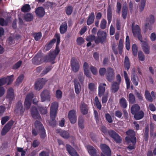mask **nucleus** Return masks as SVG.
<instances>
[{
	"label": "nucleus",
	"mask_w": 156,
	"mask_h": 156,
	"mask_svg": "<svg viewBox=\"0 0 156 156\" xmlns=\"http://www.w3.org/2000/svg\"><path fill=\"white\" fill-rule=\"evenodd\" d=\"M35 12L36 15L40 18L43 17L45 13L44 8L41 6L36 8Z\"/></svg>",
	"instance_id": "nucleus-19"
},
{
	"label": "nucleus",
	"mask_w": 156,
	"mask_h": 156,
	"mask_svg": "<svg viewBox=\"0 0 156 156\" xmlns=\"http://www.w3.org/2000/svg\"><path fill=\"white\" fill-rule=\"evenodd\" d=\"M9 116H5L2 118L1 119V124L2 125H4L9 119Z\"/></svg>",
	"instance_id": "nucleus-58"
},
{
	"label": "nucleus",
	"mask_w": 156,
	"mask_h": 156,
	"mask_svg": "<svg viewBox=\"0 0 156 156\" xmlns=\"http://www.w3.org/2000/svg\"><path fill=\"white\" fill-rule=\"evenodd\" d=\"M56 97L58 99H60L62 97V93L60 90H58L56 91Z\"/></svg>",
	"instance_id": "nucleus-63"
},
{
	"label": "nucleus",
	"mask_w": 156,
	"mask_h": 156,
	"mask_svg": "<svg viewBox=\"0 0 156 156\" xmlns=\"http://www.w3.org/2000/svg\"><path fill=\"white\" fill-rule=\"evenodd\" d=\"M134 93L138 99L140 101H142L143 100V97L140 92L135 90L134 91Z\"/></svg>",
	"instance_id": "nucleus-44"
},
{
	"label": "nucleus",
	"mask_w": 156,
	"mask_h": 156,
	"mask_svg": "<svg viewBox=\"0 0 156 156\" xmlns=\"http://www.w3.org/2000/svg\"><path fill=\"white\" fill-rule=\"evenodd\" d=\"M35 127L39 129L40 132V136L41 138L44 139L46 136L45 130L44 127L41 122L36 120L35 122Z\"/></svg>",
	"instance_id": "nucleus-5"
},
{
	"label": "nucleus",
	"mask_w": 156,
	"mask_h": 156,
	"mask_svg": "<svg viewBox=\"0 0 156 156\" xmlns=\"http://www.w3.org/2000/svg\"><path fill=\"white\" fill-rule=\"evenodd\" d=\"M146 23L145 24L144 32L147 31L148 29L149 30L152 29V25L155 22L154 17L153 15H150L149 16L146 17L145 20Z\"/></svg>",
	"instance_id": "nucleus-4"
},
{
	"label": "nucleus",
	"mask_w": 156,
	"mask_h": 156,
	"mask_svg": "<svg viewBox=\"0 0 156 156\" xmlns=\"http://www.w3.org/2000/svg\"><path fill=\"white\" fill-rule=\"evenodd\" d=\"M70 63L72 70L75 73L78 71L80 68V64L77 59L74 58H72Z\"/></svg>",
	"instance_id": "nucleus-11"
},
{
	"label": "nucleus",
	"mask_w": 156,
	"mask_h": 156,
	"mask_svg": "<svg viewBox=\"0 0 156 156\" xmlns=\"http://www.w3.org/2000/svg\"><path fill=\"white\" fill-rule=\"evenodd\" d=\"M47 81L46 78L38 79L35 82L34 85V88L35 90H39L42 89L45 83Z\"/></svg>",
	"instance_id": "nucleus-6"
},
{
	"label": "nucleus",
	"mask_w": 156,
	"mask_h": 156,
	"mask_svg": "<svg viewBox=\"0 0 156 156\" xmlns=\"http://www.w3.org/2000/svg\"><path fill=\"white\" fill-rule=\"evenodd\" d=\"M144 95L146 100L150 102H152L156 99V94L154 91H151V94L150 92L146 90L145 91Z\"/></svg>",
	"instance_id": "nucleus-12"
},
{
	"label": "nucleus",
	"mask_w": 156,
	"mask_h": 156,
	"mask_svg": "<svg viewBox=\"0 0 156 156\" xmlns=\"http://www.w3.org/2000/svg\"><path fill=\"white\" fill-rule=\"evenodd\" d=\"M6 98L10 101L12 100L14 98V90L12 87L9 88L7 91Z\"/></svg>",
	"instance_id": "nucleus-31"
},
{
	"label": "nucleus",
	"mask_w": 156,
	"mask_h": 156,
	"mask_svg": "<svg viewBox=\"0 0 156 156\" xmlns=\"http://www.w3.org/2000/svg\"><path fill=\"white\" fill-rule=\"evenodd\" d=\"M22 63V62L21 60L19 61L12 66V69H18L20 67Z\"/></svg>",
	"instance_id": "nucleus-50"
},
{
	"label": "nucleus",
	"mask_w": 156,
	"mask_h": 156,
	"mask_svg": "<svg viewBox=\"0 0 156 156\" xmlns=\"http://www.w3.org/2000/svg\"><path fill=\"white\" fill-rule=\"evenodd\" d=\"M73 8L71 6H68L66 9V13L68 15H70L72 13Z\"/></svg>",
	"instance_id": "nucleus-55"
},
{
	"label": "nucleus",
	"mask_w": 156,
	"mask_h": 156,
	"mask_svg": "<svg viewBox=\"0 0 156 156\" xmlns=\"http://www.w3.org/2000/svg\"><path fill=\"white\" fill-rule=\"evenodd\" d=\"M124 78L126 85V88L127 89H128L130 87V80L128 77L127 73L125 71H124Z\"/></svg>",
	"instance_id": "nucleus-41"
},
{
	"label": "nucleus",
	"mask_w": 156,
	"mask_h": 156,
	"mask_svg": "<svg viewBox=\"0 0 156 156\" xmlns=\"http://www.w3.org/2000/svg\"><path fill=\"white\" fill-rule=\"evenodd\" d=\"M132 51L133 55L136 56L137 55L138 48L135 44H133L132 46Z\"/></svg>",
	"instance_id": "nucleus-46"
},
{
	"label": "nucleus",
	"mask_w": 156,
	"mask_h": 156,
	"mask_svg": "<svg viewBox=\"0 0 156 156\" xmlns=\"http://www.w3.org/2000/svg\"><path fill=\"white\" fill-rule=\"evenodd\" d=\"M100 148L102 151L101 156H111V150L109 147L105 144H101Z\"/></svg>",
	"instance_id": "nucleus-8"
},
{
	"label": "nucleus",
	"mask_w": 156,
	"mask_h": 156,
	"mask_svg": "<svg viewBox=\"0 0 156 156\" xmlns=\"http://www.w3.org/2000/svg\"><path fill=\"white\" fill-rule=\"evenodd\" d=\"M41 102H44L46 101H49L51 98V96L49 92L47 90H43L41 94Z\"/></svg>",
	"instance_id": "nucleus-15"
},
{
	"label": "nucleus",
	"mask_w": 156,
	"mask_h": 156,
	"mask_svg": "<svg viewBox=\"0 0 156 156\" xmlns=\"http://www.w3.org/2000/svg\"><path fill=\"white\" fill-rule=\"evenodd\" d=\"M138 57L139 60L143 61L145 60V56L143 52L139 51L138 52Z\"/></svg>",
	"instance_id": "nucleus-51"
},
{
	"label": "nucleus",
	"mask_w": 156,
	"mask_h": 156,
	"mask_svg": "<svg viewBox=\"0 0 156 156\" xmlns=\"http://www.w3.org/2000/svg\"><path fill=\"white\" fill-rule=\"evenodd\" d=\"M56 57L57 56L56 55L50 51L48 55H46L44 57V61L46 62L53 61L52 62V64H54L55 63L54 60Z\"/></svg>",
	"instance_id": "nucleus-16"
},
{
	"label": "nucleus",
	"mask_w": 156,
	"mask_h": 156,
	"mask_svg": "<svg viewBox=\"0 0 156 156\" xmlns=\"http://www.w3.org/2000/svg\"><path fill=\"white\" fill-rule=\"evenodd\" d=\"M101 130L105 135H108V130H107V128L105 126H102L101 127Z\"/></svg>",
	"instance_id": "nucleus-64"
},
{
	"label": "nucleus",
	"mask_w": 156,
	"mask_h": 156,
	"mask_svg": "<svg viewBox=\"0 0 156 156\" xmlns=\"http://www.w3.org/2000/svg\"><path fill=\"white\" fill-rule=\"evenodd\" d=\"M143 51L145 54H148L150 53V47L146 41H143L142 44Z\"/></svg>",
	"instance_id": "nucleus-29"
},
{
	"label": "nucleus",
	"mask_w": 156,
	"mask_h": 156,
	"mask_svg": "<svg viewBox=\"0 0 156 156\" xmlns=\"http://www.w3.org/2000/svg\"><path fill=\"white\" fill-rule=\"evenodd\" d=\"M55 37L57 39V41L56 42V47H59V44L60 41V35L59 33H56L55 35Z\"/></svg>",
	"instance_id": "nucleus-56"
},
{
	"label": "nucleus",
	"mask_w": 156,
	"mask_h": 156,
	"mask_svg": "<svg viewBox=\"0 0 156 156\" xmlns=\"http://www.w3.org/2000/svg\"><path fill=\"white\" fill-rule=\"evenodd\" d=\"M23 107V106L21 101H19L16 105L14 112L16 113H18Z\"/></svg>",
	"instance_id": "nucleus-42"
},
{
	"label": "nucleus",
	"mask_w": 156,
	"mask_h": 156,
	"mask_svg": "<svg viewBox=\"0 0 156 156\" xmlns=\"http://www.w3.org/2000/svg\"><path fill=\"white\" fill-rule=\"evenodd\" d=\"M105 118L108 123H112L113 122L112 119L109 114L106 113L105 115Z\"/></svg>",
	"instance_id": "nucleus-57"
},
{
	"label": "nucleus",
	"mask_w": 156,
	"mask_h": 156,
	"mask_svg": "<svg viewBox=\"0 0 156 156\" xmlns=\"http://www.w3.org/2000/svg\"><path fill=\"white\" fill-rule=\"evenodd\" d=\"M68 29L67 24L66 22L62 23L60 26L59 31L61 34H63L67 31Z\"/></svg>",
	"instance_id": "nucleus-23"
},
{
	"label": "nucleus",
	"mask_w": 156,
	"mask_h": 156,
	"mask_svg": "<svg viewBox=\"0 0 156 156\" xmlns=\"http://www.w3.org/2000/svg\"><path fill=\"white\" fill-rule=\"evenodd\" d=\"M140 107L138 105L135 104L131 106L130 109L131 112L133 115L136 113L140 111Z\"/></svg>",
	"instance_id": "nucleus-30"
},
{
	"label": "nucleus",
	"mask_w": 156,
	"mask_h": 156,
	"mask_svg": "<svg viewBox=\"0 0 156 156\" xmlns=\"http://www.w3.org/2000/svg\"><path fill=\"white\" fill-rule=\"evenodd\" d=\"M14 123V121L11 120L6 124L2 130L1 132L2 135L4 136L8 133Z\"/></svg>",
	"instance_id": "nucleus-13"
},
{
	"label": "nucleus",
	"mask_w": 156,
	"mask_h": 156,
	"mask_svg": "<svg viewBox=\"0 0 156 156\" xmlns=\"http://www.w3.org/2000/svg\"><path fill=\"white\" fill-rule=\"evenodd\" d=\"M106 84L105 83H100L98 87V96L101 97L104 94L105 91V86Z\"/></svg>",
	"instance_id": "nucleus-21"
},
{
	"label": "nucleus",
	"mask_w": 156,
	"mask_h": 156,
	"mask_svg": "<svg viewBox=\"0 0 156 156\" xmlns=\"http://www.w3.org/2000/svg\"><path fill=\"white\" fill-rule=\"evenodd\" d=\"M120 84L117 82H114L112 84L111 87L112 92L114 93L117 92L119 89Z\"/></svg>",
	"instance_id": "nucleus-28"
},
{
	"label": "nucleus",
	"mask_w": 156,
	"mask_h": 156,
	"mask_svg": "<svg viewBox=\"0 0 156 156\" xmlns=\"http://www.w3.org/2000/svg\"><path fill=\"white\" fill-rule=\"evenodd\" d=\"M58 103L57 102H54L51 105L50 109L51 120L48 122L50 125L54 127L56 125V121L55 119L58 109Z\"/></svg>",
	"instance_id": "nucleus-3"
},
{
	"label": "nucleus",
	"mask_w": 156,
	"mask_h": 156,
	"mask_svg": "<svg viewBox=\"0 0 156 156\" xmlns=\"http://www.w3.org/2000/svg\"><path fill=\"white\" fill-rule=\"evenodd\" d=\"M56 41V39L53 38L45 46V49L46 51H48L52 47Z\"/></svg>",
	"instance_id": "nucleus-33"
},
{
	"label": "nucleus",
	"mask_w": 156,
	"mask_h": 156,
	"mask_svg": "<svg viewBox=\"0 0 156 156\" xmlns=\"http://www.w3.org/2000/svg\"><path fill=\"white\" fill-rule=\"evenodd\" d=\"M132 29L133 34L134 36H135L136 34L140 32V27L137 25L134 26V23L132 24Z\"/></svg>",
	"instance_id": "nucleus-24"
},
{
	"label": "nucleus",
	"mask_w": 156,
	"mask_h": 156,
	"mask_svg": "<svg viewBox=\"0 0 156 156\" xmlns=\"http://www.w3.org/2000/svg\"><path fill=\"white\" fill-rule=\"evenodd\" d=\"M76 114V112L75 110H71L69 112L68 116L71 124H74L76 122L77 117Z\"/></svg>",
	"instance_id": "nucleus-14"
},
{
	"label": "nucleus",
	"mask_w": 156,
	"mask_h": 156,
	"mask_svg": "<svg viewBox=\"0 0 156 156\" xmlns=\"http://www.w3.org/2000/svg\"><path fill=\"white\" fill-rule=\"evenodd\" d=\"M33 19V16L31 13H27L24 16V20L27 22L31 21Z\"/></svg>",
	"instance_id": "nucleus-39"
},
{
	"label": "nucleus",
	"mask_w": 156,
	"mask_h": 156,
	"mask_svg": "<svg viewBox=\"0 0 156 156\" xmlns=\"http://www.w3.org/2000/svg\"><path fill=\"white\" fill-rule=\"evenodd\" d=\"M37 108L41 114L42 115H45L47 113V109L41 105H37Z\"/></svg>",
	"instance_id": "nucleus-40"
},
{
	"label": "nucleus",
	"mask_w": 156,
	"mask_h": 156,
	"mask_svg": "<svg viewBox=\"0 0 156 156\" xmlns=\"http://www.w3.org/2000/svg\"><path fill=\"white\" fill-rule=\"evenodd\" d=\"M124 67L126 70H128L130 68V62L128 56L125 57L124 62Z\"/></svg>",
	"instance_id": "nucleus-35"
},
{
	"label": "nucleus",
	"mask_w": 156,
	"mask_h": 156,
	"mask_svg": "<svg viewBox=\"0 0 156 156\" xmlns=\"http://www.w3.org/2000/svg\"><path fill=\"white\" fill-rule=\"evenodd\" d=\"M31 10L30 5L28 4H26L21 8V11L23 12H29Z\"/></svg>",
	"instance_id": "nucleus-43"
},
{
	"label": "nucleus",
	"mask_w": 156,
	"mask_h": 156,
	"mask_svg": "<svg viewBox=\"0 0 156 156\" xmlns=\"http://www.w3.org/2000/svg\"><path fill=\"white\" fill-rule=\"evenodd\" d=\"M107 70L105 68H101L99 70V74L101 76H104L106 74Z\"/></svg>",
	"instance_id": "nucleus-61"
},
{
	"label": "nucleus",
	"mask_w": 156,
	"mask_h": 156,
	"mask_svg": "<svg viewBox=\"0 0 156 156\" xmlns=\"http://www.w3.org/2000/svg\"><path fill=\"white\" fill-rule=\"evenodd\" d=\"M107 20H108V24H110L111 22L112 16V9L110 6H108L107 9Z\"/></svg>",
	"instance_id": "nucleus-32"
},
{
	"label": "nucleus",
	"mask_w": 156,
	"mask_h": 156,
	"mask_svg": "<svg viewBox=\"0 0 156 156\" xmlns=\"http://www.w3.org/2000/svg\"><path fill=\"white\" fill-rule=\"evenodd\" d=\"M95 19V15L93 12H91L88 17L87 21V24L88 25H90L94 21Z\"/></svg>",
	"instance_id": "nucleus-26"
},
{
	"label": "nucleus",
	"mask_w": 156,
	"mask_h": 156,
	"mask_svg": "<svg viewBox=\"0 0 156 156\" xmlns=\"http://www.w3.org/2000/svg\"><path fill=\"white\" fill-rule=\"evenodd\" d=\"M86 148L91 156H97V151L94 147L90 145H87Z\"/></svg>",
	"instance_id": "nucleus-22"
},
{
	"label": "nucleus",
	"mask_w": 156,
	"mask_h": 156,
	"mask_svg": "<svg viewBox=\"0 0 156 156\" xmlns=\"http://www.w3.org/2000/svg\"><path fill=\"white\" fill-rule=\"evenodd\" d=\"M81 111L83 115H86L88 112V109L87 105L83 103L81 104L80 106Z\"/></svg>",
	"instance_id": "nucleus-34"
},
{
	"label": "nucleus",
	"mask_w": 156,
	"mask_h": 156,
	"mask_svg": "<svg viewBox=\"0 0 156 156\" xmlns=\"http://www.w3.org/2000/svg\"><path fill=\"white\" fill-rule=\"evenodd\" d=\"M119 103L121 107L122 108H125L127 107V101L124 98H122L120 99Z\"/></svg>",
	"instance_id": "nucleus-38"
},
{
	"label": "nucleus",
	"mask_w": 156,
	"mask_h": 156,
	"mask_svg": "<svg viewBox=\"0 0 156 156\" xmlns=\"http://www.w3.org/2000/svg\"><path fill=\"white\" fill-rule=\"evenodd\" d=\"M84 119L82 115H80L78 121V125L79 127L81 129H83L84 128Z\"/></svg>",
	"instance_id": "nucleus-25"
},
{
	"label": "nucleus",
	"mask_w": 156,
	"mask_h": 156,
	"mask_svg": "<svg viewBox=\"0 0 156 156\" xmlns=\"http://www.w3.org/2000/svg\"><path fill=\"white\" fill-rule=\"evenodd\" d=\"M84 39L81 37H79L77 38L76 42L78 45H81L84 43Z\"/></svg>",
	"instance_id": "nucleus-60"
},
{
	"label": "nucleus",
	"mask_w": 156,
	"mask_h": 156,
	"mask_svg": "<svg viewBox=\"0 0 156 156\" xmlns=\"http://www.w3.org/2000/svg\"><path fill=\"white\" fill-rule=\"evenodd\" d=\"M67 151L71 156H79L76 150L70 145L67 144L66 145Z\"/></svg>",
	"instance_id": "nucleus-18"
},
{
	"label": "nucleus",
	"mask_w": 156,
	"mask_h": 156,
	"mask_svg": "<svg viewBox=\"0 0 156 156\" xmlns=\"http://www.w3.org/2000/svg\"><path fill=\"white\" fill-rule=\"evenodd\" d=\"M149 127L148 125H147L145 127V130L144 133V137L145 141H147L148 138V133Z\"/></svg>",
	"instance_id": "nucleus-47"
},
{
	"label": "nucleus",
	"mask_w": 156,
	"mask_h": 156,
	"mask_svg": "<svg viewBox=\"0 0 156 156\" xmlns=\"http://www.w3.org/2000/svg\"><path fill=\"white\" fill-rule=\"evenodd\" d=\"M75 89L76 93L79 94L80 91V86L79 83L77 81L74 80Z\"/></svg>",
	"instance_id": "nucleus-37"
},
{
	"label": "nucleus",
	"mask_w": 156,
	"mask_h": 156,
	"mask_svg": "<svg viewBox=\"0 0 156 156\" xmlns=\"http://www.w3.org/2000/svg\"><path fill=\"white\" fill-rule=\"evenodd\" d=\"M106 20L105 19H103L101 22L100 24L101 28L102 29H105L106 27Z\"/></svg>",
	"instance_id": "nucleus-54"
},
{
	"label": "nucleus",
	"mask_w": 156,
	"mask_h": 156,
	"mask_svg": "<svg viewBox=\"0 0 156 156\" xmlns=\"http://www.w3.org/2000/svg\"><path fill=\"white\" fill-rule=\"evenodd\" d=\"M128 101L130 104H134L136 103L135 97L133 93L129 94L128 96Z\"/></svg>",
	"instance_id": "nucleus-36"
},
{
	"label": "nucleus",
	"mask_w": 156,
	"mask_h": 156,
	"mask_svg": "<svg viewBox=\"0 0 156 156\" xmlns=\"http://www.w3.org/2000/svg\"><path fill=\"white\" fill-rule=\"evenodd\" d=\"M95 105L97 108L100 110L101 108V102L99 101L98 98L97 96L95 97Z\"/></svg>",
	"instance_id": "nucleus-49"
},
{
	"label": "nucleus",
	"mask_w": 156,
	"mask_h": 156,
	"mask_svg": "<svg viewBox=\"0 0 156 156\" xmlns=\"http://www.w3.org/2000/svg\"><path fill=\"white\" fill-rule=\"evenodd\" d=\"M134 117L136 120H139L142 119L144 115V112L140 110L133 115Z\"/></svg>",
	"instance_id": "nucleus-27"
},
{
	"label": "nucleus",
	"mask_w": 156,
	"mask_h": 156,
	"mask_svg": "<svg viewBox=\"0 0 156 156\" xmlns=\"http://www.w3.org/2000/svg\"><path fill=\"white\" fill-rule=\"evenodd\" d=\"M105 76L106 79L108 81L110 82H112L115 78V73L113 69L111 67H108Z\"/></svg>",
	"instance_id": "nucleus-9"
},
{
	"label": "nucleus",
	"mask_w": 156,
	"mask_h": 156,
	"mask_svg": "<svg viewBox=\"0 0 156 156\" xmlns=\"http://www.w3.org/2000/svg\"><path fill=\"white\" fill-rule=\"evenodd\" d=\"M14 75H12L10 76H8L7 77H5L6 79V82L7 83V84L9 85L10 84L13 80Z\"/></svg>",
	"instance_id": "nucleus-52"
},
{
	"label": "nucleus",
	"mask_w": 156,
	"mask_h": 156,
	"mask_svg": "<svg viewBox=\"0 0 156 156\" xmlns=\"http://www.w3.org/2000/svg\"><path fill=\"white\" fill-rule=\"evenodd\" d=\"M56 132L59 133L60 135L64 139H68L70 137L69 133L67 131L61 129H58L56 130Z\"/></svg>",
	"instance_id": "nucleus-20"
},
{
	"label": "nucleus",
	"mask_w": 156,
	"mask_h": 156,
	"mask_svg": "<svg viewBox=\"0 0 156 156\" xmlns=\"http://www.w3.org/2000/svg\"><path fill=\"white\" fill-rule=\"evenodd\" d=\"M53 4V2H47L44 5V6L46 9H48L49 8H51L52 7Z\"/></svg>",
	"instance_id": "nucleus-59"
},
{
	"label": "nucleus",
	"mask_w": 156,
	"mask_h": 156,
	"mask_svg": "<svg viewBox=\"0 0 156 156\" xmlns=\"http://www.w3.org/2000/svg\"><path fill=\"white\" fill-rule=\"evenodd\" d=\"M126 135L128 136L125 137L126 143L128 144L132 143V144H129L126 147L129 151L134 150L136 148V139L135 137V133L133 130L129 129L126 132Z\"/></svg>",
	"instance_id": "nucleus-2"
},
{
	"label": "nucleus",
	"mask_w": 156,
	"mask_h": 156,
	"mask_svg": "<svg viewBox=\"0 0 156 156\" xmlns=\"http://www.w3.org/2000/svg\"><path fill=\"white\" fill-rule=\"evenodd\" d=\"M131 80L134 85L137 86L138 84L139 79L137 76L134 75L131 78Z\"/></svg>",
	"instance_id": "nucleus-45"
},
{
	"label": "nucleus",
	"mask_w": 156,
	"mask_h": 156,
	"mask_svg": "<svg viewBox=\"0 0 156 156\" xmlns=\"http://www.w3.org/2000/svg\"><path fill=\"white\" fill-rule=\"evenodd\" d=\"M30 113L32 117L35 119H39L41 118V116L35 106H32L30 109Z\"/></svg>",
	"instance_id": "nucleus-17"
},
{
	"label": "nucleus",
	"mask_w": 156,
	"mask_h": 156,
	"mask_svg": "<svg viewBox=\"0 0 156 156\" xmlns=\"http://www.w3.org/2000/svg\"><path fill=\"white\" fill-rule=\"evenodd\" d=\"M24 76L23 75H20L16 79V83L17 84L19 85L20 83L22 82Z\"/></svg>",
	"instance_id": "nucleus-62"
},
{
	"label": "nucleus",
	"mask_w": 156,
	"mask_h": 156,
	"mask_svg": "<svg viewBox=\"0 0 156 156\" xmlns=\"http://www.w3.org/2000/svg\"><path fill=\"white\" fill-rule=\"evenodd\" d=\"M33 36L36 41L39 40L42 37V34L41 32L35 33L33 34Z\"/></svg>",
	"instance_id": "nucleus-48"
},
{
	"label": "nucleus",
	"mask_w": 156,
	"mask_h": 156,
	"mask_svg": "<svg viewBox=\"0 0 156 156\" xmlns=\"http://www.w3.org/2000/svg\"><path fill=\"white\" fill-rule=\"evenodd\" d=\"M34 95L32 92L28 93L26 96L24 102V106L27 109H29L31 104L32 100Z\"/></svg>",
	"instance_id": "nucleus-10"
},
{
	"label": "nucleus",
	"mask_w": 156,
	"mask_h": 156,
	"mask_svg": "<svg viewBox=\"0 0 156 156\" xmlns=\"http://www.w3.org/2000/svg\"><path fill=\"white\" fill-rule=\"evenodd\" d=\"M126 49L129 51L130 48V44L129 36L128 35L126 37Z\"/></svg>",
	"instance_id": "nucleus-53"
},
{
	"label": "nucleus",
	"mask_w": 156,
	"mask_h": 156,
	"mask_svg": "<svg viewBox=\"0 0 156 156\" xmlns=\"http://www.w3.org/2000/svg\"><path fill=\"white\" fill-rule=\"evenodd\" d=\"M108 134L109 136L113 139L114 141L118 144H120L122 141L121 137L114 130L110 129L108 130Z\"/></svg>",
	"instance_id": "nucleus-7"
},
{
	"label": "nucleus",
	"mask_w": 156,
	"mask_h": 156,
	"mask_svg": "<svg viewBox=\"0 0 156 156\" xmlns=\"http://www.w3.org/2000/svg\"><path fill=\"white\" fill-rule=\"evenodd\" d=\"M97 37H96L94 35H91L88 37L86 40L88 41H94L95 43L98 44L101 43L104 44L106 41L107 34L105 31L99 30L97 33Z\"/></svg>",
	"instance_id": "nucleus-1"
}]
</instances>
